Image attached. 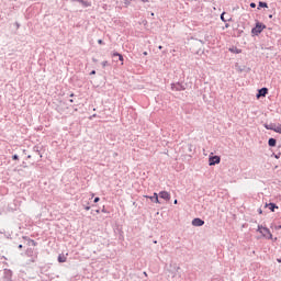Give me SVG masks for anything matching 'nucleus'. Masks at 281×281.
Masks as SVG:
<instances>
[{
    "label": "nucleus",
    "instance_id": "12",
    "mask_svg": "<svg viewBox=\"0 0 281 281\" xmlns=\"http://www.w3.org/2000/svg\"><path fill=\"white\" fill-rule=\"evenodd\" d=\"M277 145H278V139H276V138H273V137H270V138L268 139V146H269L270 148H276Z\"/></svg>",
    "mask_w": 281,
    "mask_h": 281
},
{
    "label": "nucleus",
    "instance_id": "42",
    "mask_svg": "<svg viewBox=\"0 0 281 281\" xmlns=\"http://www.w3.org/2000/svg\"><path fill=\"white\" fill-rule=\"evenodd\" d=\"M76 94L74 93V92H71L70 94H69V98H74Z\"/></svg>",
    "mask_w": 281,
    "mask_h": 281
},
{
    "label": "nucleus",
    "instance_id": "19",
    "mask_svg": "<svg viewBox=\"0 0 281 281\" xmlns=\"http://www.w3.org/2000/svg\"><path fill=\"white\" fill-rule=\"evenodd\" d=\"M33 153H37L41 158L43 157V155H41V146H38V145H35V146L33 147Z\"/></svg>",
    "mask_w": 281,
    "mask_h": 281
},
{
    "label": "nucleus",
    "instance_id": "44",
    "mask_svg": "<svg viewBox=\"0 0 281 281\" xmlns=\"http://www.w3.org/2000/svg\"><path fill=\"white\" fill-rule=\"evenodd\" d=\"M92 63H98V59H95L94 57H92Z\"/></svg>",
    "mask_w": 281,
    "mask_h": 281
},
{
    "label": "nucleus",
    "instance_id": "15",
    "mask_svg": "<svg viewBox=\"0 0 281 281\" xmlns=\"http://www.w3.org/2000/svg\"><path fill=\"white\" fill-rule=\"evenodd\" d=\"M79 3H81L82 8H91V1L79 0Z\"/></svg>",
    "mask_w": 281,
    "mask_h": 281
},
{
    "label": "nucleus",
    "instance_id": "49",
    "mask_svg": "<svg viewBox=\"0 0 281 281\" xmlns=\"http://www.w3.org/2000/svg\"><path fill=\"white\" fill-rule=\"evenodd\" d=\"M268 18H269V19H273V14H269Z\"/></svg>",
    "mask_w": 281,
    "mask_h": 281
},
{
    "label": "nucleus",
    "instance_id": "4",
    "mask_svg": "<svg viewBox=\"0 0 281 281\" xmlns=\"http://www.w3.org/2000/svg\"><path fill=\"white\" fill-rule=\"evenodd\" d=\"M221 164V156L214 155L209 158V166H218Z\"/></svg>",
    "mask_w": 281,
    "mask_h": 281
},
{
    "label": "nucleus",
    "instance_id": "20",
    "mask_svg": "<svg viewBox=\"0 0 281 281\" xmlns=\"http://www.w3.org/2000/svg\"><path fill=\"white\" fill-rule=\"evenodd\" d=\"M26 256L29 258H32V256H34V249L33 248H27L26 251H25Z\"/></svg>",
    "mask_w": 281,
    "mask_h": 281
},
{
    "label": "nucleus",
    "instance_id": "2",
    "mask_svg": "<svg viewBox=\"0 0 281 281\" xmlns=\"http://www.w3.org/2000/svg\"><path fill=\"white\" fill-rule=\"evenodd\" d=\"M186 89H188V83H183L180 81L171 83V91H186Z\"/></svg>",
    "mask_w": 281,
    "mask_h": 281
},
{
    "label": "nucleus",
    "instance_id": "32",
    "mask_svg": "<svg viewBox=\"0 0 281 281\" xmlns=\"http://www.w3.org/2000/svg\"><path fill=\"white\" fill-rule=\"evenodd\" d=\"M12 159H13V161H19V155L14 154V155L12 156Z\"/></svg>",
    "mask_w": 281,
    "mask_h": 281
},
{
    "label": "nucleus",
    "instance_id": "43",
    "mask_svg": "<svg viewBox=\"0 0 281 281\" xmlns=\"http://www.w3.org/2000/svg\"><path fill=\"white\" fill-rule=\"evenodd\" d=\"M258 214H262V209H258Z\"/></svg>",
    "mask_w": 281,
    "mask_h": 281
},
{
    "label": "nucleus",
    "instance_id": "33",
    "mask_svg": "<svg viewBox=\"0 0 281 281\" xmlns=\"http://www.w3.org/2000/svg\"><path fill=\"white\" fill-rule=\"evenodd\" d=\"M93 203H100V198L95 196L94 200H93Z\"/></svg>",
    "mask_w": 281,
    "mask_h": 281
},
{
    "label": "nucleus",
    "instance_id": "26",
    "mask_svg": "<svg viewBox=\"0 0 281 281\" xmlns=\"http://www.w3.org/2000/svg\"><path fill=\"white\" fill-rule=\"evenodd\" d=\"M280 156H281V153H278V154L273 153L272 154V157H274V159H280Z\"/></svg>",
    "mask_w": 281,
    "mask_h": 281
},
{
    "label": "nucleus",
    "instance_id": "53",
    "mask_svg": "<svg viewBox=\"0 0 281 281\" xmlns=\"http://www.w3.org/2000/svg\"><path fill=\"white\" fill-rule=\"evenodd\" d=\"M173 203H175V205H177V203H179V201H178V200H175Z\"/></svg>",
    "mask_w": 281,
    "mask_h": 281
},
{
    "label": "nucleus",
    "instance_id": "3",
    "mask_svg": "<svg viewBox=\"0 0 281 281\" xmlns=\"http://www.w3.org/2000/svg\"><path fill=\"white\" fill-rule=\"evenodd\" d=\"M267 95H269V88L263 87L257 90V94H256L257 100H260V98H267Z\"/></svg>",
    "mask_w": 281,
    "mask_h": 281
},
{
    "label": "nucleus",
    "instance_id": "6",
    "mask_svg": "<svg viewBox=\"0 0 281 281\" xmlns=\"http://www.w3.org/2000/svg\"><path fill=\"white\" fill-rule=\"evenodd\" d=\"M261 236H263V238H267V240H273V234H271V231L267 226L263 227Z\"/></svg>",
    "mask_w": 281,
    "mask_h": 281
},
{
    "label": "nucleus",
    "instance_id": "56",
    "mask_svg": "<svg viewBox=\"0 0 281 281\" xmlns=\"http://www.w3.org/2000/svg\"><path fill=\"white\" fill-rule=\"evenodd\" d=\"M158 49H164V46H158Z\"/></svg>",
    "mask_w": 281,
    "mask_h": 281
},
{
    "label": "nucleus",
    "instance_id": "9",
    "mask_svg": "<svg viewBox=\"0 0 281 281\" xmlns=\"http://www.w3.org/2000/svg\"><path fill=\"white\" fill-rule=\"evenodd\" d=\"M265 209H269L270 212H276V210H280V206H278V204L273 203V202H269V203H266Z\"/></svg>",
    "mask_w": 281,
    "mask_h": 281
},
{
    "label": "nucleus",
    "instance_id": "14",
    "mask_svg": "<svg viewBox=\"0 0 281 281\" xmlns=\"http://www.w3.org/2000/svg\"><path fill=\"white\" fill-rule=\"evenodd\" d=\"M263 127L267 130V131H274L276 128V123H270V124H263Z\"/></svg>",
    "mask_w": 281,
    "mask_h": 281
},
{
    "label": "nucleus",
    "instance_id": "58",
    "mask_svg": "<svg viewBox=\"0 0 281 281\" xmlns=\"http://www.w3.org/2000/svg\"><path fill=\"white\" fill-rule=\"evenodd\" d=\"M150 16H155V13H154V12H151V13H150Z\"/></svg>",
    "mask_w": 281,
    "mask_h": 281
},
{
    "label": "nucleus",
    "instance_id": "28",
    "mask_svg": "<svg viewBox=\"0 0 281 281\" xmlns=\"http://www.w3.org/2000/svg\"><path fill=\"white\" fill-rule=\"evenodd\" d=\"M243 34H244V31L240 30V29H238V30H237V36L240 37V36H243Z\"/></svg>",
    "mask_w": 281,
    "mask_h": 281
},
{
    "label": "nucleus",
    "instance_id": "13",
    "mask_svg": "<svg viewBox=\"0 0 281 281\" xmlns=\"http://www.w3.org/2000/svg\"><path fill=\"white\" fill-rule=\"evenodd\" d=\"M228 52H231V54H243V49L236 47V46H232L228 48Z\"/></svg>",
    "mask_w": 281,
    "mask_h": 281
},
{
    "label": "nucleus",
    "instance_id": "38",
    "mask_svg": "<svg viewBox=\"0 0 281 281\" xmlns=\"http://www.w3.org/2000/svg\"><path fill=\"white\" fill-rule=\"evenodd\" d=\"M250 8H256V2H250Z\"/></svg>",
    "mask_w": 281,
    "mask_h": 281
},
{
    "label": "nucleus",
    "instance_id": "51",
    "mask_svg": "<svg viewBox=\"0 0 281 281\" xmlns=\"http://www.w3.org/2000/svg\"><path fill=\"white\" fill-rule=\"evenodd\" d=\"M277 262H279V263L281 265V258H278V259H277Z\"/></svg>",
    "mask_w": 281,
    "mask_h": 281
},
{
    "label": "nucleus",
    "instance_id": "39",
    "mask_svg": "<svg viewBox=\"0 0 281 281\" xmlns=\"http://www.w3.org/2000/svg\"><path fill=\"white\" fill-rule=\"evenodd\" d=\"M31 243H32V245H33L34 247H36V241H35V240L31 239Z\"/></svg>",
    "mask_w": 281,
    "mask_h": 281
},
{
    "label": "nucleus",
    "instance_id": "47",
    "mask_svg": "<svg viewBox=\"0 0 281 281\" xmlns=\"http://www.w3.org/2000/svg\"><path fill=\"white\" fill-rule=\"evenodd\" d=\"M100 212H101L100 209L95 210V214H100Z\"/></svg>",
    "mask_w": 281,
    "mask_h": 281
},
{
    "label": "nucleus",
    "instance_id": "45",
    "mask_svg": "<svg viewBox=\"0 0 281 281\" xmlns=\"http://www.w3.org/2000/svg\"><path fill=\"white\" fill-rule=\"evenodd\" d=\"M0 234H5V229H0Z\"/></svg>",
    "mask_w": 281,
    "mask_h": 281
},
{
    "label": "nucleus",
    "instance_id": "50",
    "mask_svg": "<svg viewBox=\"0 0 281 281\" xmlns=\"http://www.w3.org/2000/svg\"><path fill=\"white\" fill-rule=\"evenodd\" d=\"M226 24H225V27L227 29V27H229V23H227V22H225Z\"/></svg>",
    "mask_w": 281,
    "mask_h": 281
},
{
    "label": "nucleus",
    "instance_id": "57",
    "mask_svg": "<svg viewBox=\"0 0 281 281\" xmlns=\"http://www.w3.org/2000/svg\"><path fill=\"white\" fill-rule=\"evenodd\" d=\"M69 102H70V103H74V99H69Z\"/></svg>",
    "mask_w": 281,
    "mask_h": 281
},
{
    "label": "nucleus",
    "instance_id": "35",
    "mask_svg": "<svg viewBox=\"0 0 281 281\" xmlns=\"http://www.w3.org/2000/svg\"><path fill=\"white\" fill-rule=\"evenodd\" d=\"M98 44H99V45H104V41L98 40Z\"/></svg>",
    "mask_w": 281,
    "mask_h": 281
},
{
    "label": "nucleus",
    "instance_id": "36",
    "mask_svg": "<svg viewBox=\"0 0 281 281\" xmlns=\"http://www.w3.org/2000/svg\"><path fill=\"white\" fill-rule=\"evenodd\" d=\"M142 3H150V0H140Z\"/></svg>",
    "mask_w": 281,
    "mask_h": 281
},
{
    "label": "nucleus",
    "instance_id": "21",
    "mask_svg": "<svg viewBox=\"0 0 281 281\" xmlns=\"http://www.w3.org/2000/svg\"><path fill=\"white\" fill-rule=\"evenodd\" d=\"M274 133H279L281 135V124L274 125Z\"/></svg>",
    "mask_w": 281,
    "mask_h": 281
},
{
    "label": "nucleus",
    "instance_id": "59",
    "mask_svg": "<svg viewBox=\"0 0 281 281\" xmlns=\"http://www.w3.org/2000/svg\"><path fill=\"white\" fill-rule=\"evenodd\" d=\"M168 50H164L162 54H167Z\"/></svg>",
    "mask_w": 281,
    "mask_h": 281
},
{
    "label": "nucleus",
    "instance_id": "11",
    "mask_svg": "<svg viewBox=\"0 0 281 281\" xmlns=\"http://www.w3.org/2000/svg\"><path fill=\"white\" fill-rule=\"evenodd\" d=\"M238 74H243V71H245V74H249L251 71V68L247 67V66H235Z\"/></svg>",
    "mask_w": 281,
    "mask_h": 281
},
{
    "label": "nucleus",
    "instance_id": "24",
    "mask_svg": "<svg viewBox=\"0 0 281 281\" xmlns=\"http://www.w3.org/2000/svg\"><path fill=\"white\" fill-rule=\"evenodd\" d=\"M257 232L262 235V232H265V226L258 225Z\"/></svg>",
    "mask_w": 281,
    "mask_h": 281
},
{
    "label": "nucleus",
    "instance_id": "22",
    "mask_svg": "<svg viewBox=\"0 0 281 281\" xmlns=\"http://www.w3.org/2000/svg\"><path fill=\"white\" fill-rule=\"evenodd\" d=\"M3 236H4V238H7L8 240L12 239V234H10V233H8V232H5V231H4V233H3Z\"/></svg>",
    "mask_w": 281,
    "mask_h": 281
},
{
    "label": "nucleus",
    "instance_id": "27",
    "mask_svg": "<svg viewBox=\"0 0 281 281\" xmlns=\"http://www.w3.org/2000/svg\"><path fill=\"white\" fill-rule=\"evenodd\" d=\"M101 212H102L103 214H111V212L108 211L106 207H104V206L102 207Z\"/></svg>",
    "mask_w": 281,
    "mask_h": 281
},
{
    "label": "nucleus",
    "instance_id": "62",
    "mask_svg": "<svg viewBox=\"0 0 281 281\" xmlns=\"http://www.w3.org/2000/svg\"><path fill=\"white\" fill-rule=\"evenodd\" d=\"M200 43H203V41H200Z\"/></svg>",
    "mask_w": 281,
    "mask_h": 281
},
{
    "label": "nucleus",
    "instance_id": "30",
    "mask_svg": "<svg viewBox=\"0 0 281 281\" xmlns=\"http://www.w3.org/2000/svg\"><path fill=\"white\" fill-rule=\"evenodd\" d=\"M120 56V53L119 52H113L112 53V58H115V57H119Z\"/></svg>",
    "mask_w": 281,
    "mask_h": 281
},
{
    "label": "nucleus",
    "instance_id": "29",
    "mask_svg": "<svg viewBox=\"0 0 281 281\" xmlns=\"http://www.w3.org/2000/svg\"><path fill=\"white\" fill-rule=\"evenodd\" d=\"M101 65H102V67H103V69H104V67H109V61H108V60H104V61L101 63Z\"/></svg>",
    "mask_w": 281,
    "mask_h": 281
},
{
    "label": "nucleus",
    "instance_id": "34",
    "mask_svg": "<svg viewBox=\"0 0 281 281\" xmlns=\"http://www.w3.org/2000/svg\"><path fill=\"white\" fill-rule=\"evenodd\" d=\"M14 25H15L16 30H19V27H21V24L19 22H15Z\"/></svg>",
    "mask_w": 281,
    "mask_h": 281
},
{
    "label": "nucleus",
    "instance_id": "55",
    "mask_svg": "<svg viewBox=\"0 0 281 281\" xmlns=\"http://www.w3.org/2000/svg\"><path fill=\"white\" fill-rule=\"evenodd\" d=\"M143 54H144V56H148V53H147V52H144Z\"/></svg>",
    "mask_w": 281,
    "mask_h": 281
},
{
    "label": "nucleus",
    "instance_id": "41",
    "mask_svg": "<svg viewBox=\"0 0 281 281\" xmlns=\"http://www.w3.org/2000/svg\"><path fill=\"white\" fill-rule=\"evenodd\" d=\"M274 229H281V225L274 226Z\"/></svg>",
    "mask_w": 281,
    "mask_h": 281
},
{
    "label": "nucleus",
    "instance_id": "40",
    "mask_svg": "<svg viewBox=\"0 0 281 281\" xmlns=\"http://www.w3.org/2000/svg\"><path fill=\"white\" fill-rule=\"evenodd\" d=\"M90 76H95V70H92V71L90 72Z\"/></svg>",
    "mask_w": 281,
    "mask_h": 281
},
{
    "label": "nucleus",
    "instance_id": "10",
    "mask_svg": "<svg viewBox=\"0 0 281 281\" xmlns=\"http://www.w3.org/2000/svg\"><path fill=\"white\" fill-rule=\"evenodd\" d=\"M158 196H159L160 199H164V201H170V199H171L170 192H168V191H160V192L158 193Z\"/></svg>",
    "mask_w": 281,
    "mask_h": 281
},
{
    "label": "nucleus",
    "instance_id": "1",
    "mask_svg": "<svg viewBox=\"0 0 281 281\" xmlns=\"http://www.w3.org/2000/svg\"><path fill=\"white\" fill-rule=\"evenodd\" d=\"M265 30H267V25L260 21H257L255 26L251 29V36H260Z\"/></svg>",
    "mask_w": 281,
    "mask_h": 281
},
{
    "label": "nucleus",
    "instance_id": "52",
    "mask_svg": "<svg viewBox=\"0 0 281 281\" xmlns=\"http://www.w3.org/2000/svg\"><path fill=\"white\" fill-rule=\"evenodd\" d=\"M26 159H32V155H29V156L26 157Z\"/></svg>",
    "mask_w": 281,
    "mask_h": 281
},
{
    "label": "nucleus",
    "instance_id": "46",
    "mask_svg": "<svg viewBox=\"0 0 281 281\" xmlns=\"http://www.w3.org/2000/svg\"><path fill=\"white\" fill-rule=\"evenodd\" d=\"M92 117H98V114H93V115L90 117V120H92Z\"/></svg>",
    "mask_w": 281,
    "mask_h": 281
},
{
    "label": "nucleus",
    "instance_id": "7",
    "mask_svg": "<svg viewBox=\"0 0 281 281\" xmlns=\"http://www.w3.org/2000/svg\"><path fill=\"white\" fill-rule=\"evenodd\" d=\"M145 199H149L151 203H158L161 204V201H159V194L157 192H154L153 195H144Z\"/></svg>",
    "mask_w": 281,
    "mask_h": 281
},
{
    "label": "nucleus",
    "instance_id": "5",
    "mask_svg": "<svg viewBox=\"0 0 281 281\" xmlns=\"http://www.w3.org/2000/svg\"><path fill=\"white\" fill-rule=\"evenodd\" d=\"M12 276H14V272H12L11 269L5 268L3 270L2 279H3V281H12Z\"/></svg>",
    "mask_w": 281,
    "mask_h": 281
},
{
    "label": "nucleus",
    "instance_id": "54",
    "mask_svg": "<svg viewBox=\"0 0 281 281\" xmlns=\"http://www.w3.org/2000/svg\"><path fill=\"white\" fill-rule=\"evenodd\" d=\"M31 262H36V259L32 258V259H31Z\"/></svg>",
    "mask_w": 281,
    "mask_h": 281
},
{
    "label": "nucleus",
    "instance_id": "60",
    "mask_svg": "<svg viewBox=\"0 0 281 281\" xmlns=\"http://www.w3.org/2000/svg\"><path fill=\"white\" fill-rule=\"evenodd\" d=\"M114 157H117V153H114Z\"/></svg>",
    "mask_w": 281,
    "mask_h": 281
},
{
    "label": "nucleus",
    "instance_id": "31",
    "mask_svg": "<svg viewBox=\"0 0 281 281\" xmlns=\"http://www.w3.org/2000/svg\"><path fill=\"white\" fill-rule=\"evenodd\" d=\"M119 60H120V63H124V55L120 54L119 55Z\"/></svg>",
    "mask_w": 281,
    "mask_h": 281
},
{
    "label": "nucleus",
    "instance_id": "23",
    "mask_svg": "<svg viewBox=\"0 0 281 281\" xmlns=\"http://www.w3.org/2000/svg\"><path fill=\"white\" fill-rule=\"evenodd\" d=\"M83 210H86L87 212H89V210H91V206L89 205V202H87V204H82Z\"/></svg>",
    "mask_w": 281,
    "mask_h": 281
},
{
    "label": "nucleus",
    "instance_id": "17",
    "mask_svg": "<svg viewBox=\"0 0 281 281\" xmlns=\"http://www.w3.org/2000/svg\"><path fill=\"white\" fill-rule=\"evenodd\" d=\"M262 8H269V4L265 1H259L257 10H262Z\"/></svg>",
    "mask_w": 281,
    "mask_h": 281
},
{
    "label": "nucleus",
    "instance_id": "48",
    "mask_svg": "<svg viewBox=\"0 0 281 281\" xmlns=\"http://www.w3.org/2000/svg\"><path fill=\"white\" fill-rule=\"evenodd\" d=\"M18 248H19V249H23V246H22V244H20V245L18 246Z\"/></svg>",
    "mask_w": 281,
    "mask_h": 281
},
{
    "label": "nucleus",
    "instance_id": "25",
    "mask_svg": "<svg viewBox=\"0 0 281 281\" xmlns=\"http://www.w3.org/2000/svg\"><path fill=\"white\" fill-rule=\"evenodd\" d=\"M124 8H128L131 5V0H123Z\"/></svg>",
    "mask_w": 281,
    "mask_h": 281
},
{
    "label": "nucleus",
    "instance_id": "8",
    "mask_svg": "<svg viewBox=\"0 0 281 281\" xmlns=\"http://www.w3.org/2000/svg\"><path fill=\"white\" fill-rule=\"evenodd\" d=\"M193 227H203L205 225V221H203L201 217H195L192 220Z\"/></svg>",
    "mask_w": 281,
    "mask_h": 281
},
{
    "label": "nucleus",
    "instance_id": "37",
    "mask_svg": "<svg viewBox=\"0 0 281 281\" xmlns=\"http://www.w3.org/2000/svg\"><path fill=\"white\" fill-rule=\"evenodd\" d=\"M71 3H80V0H70Z\"/></svg>",
    "mask_w": 281,
    "mask_h": 281
},
{
    "label": "nucleus",
    "instance_id": "16",
    "mask_svg": "<svg viewBox=\"0 0 281 281\" xmlns=\"http://www.w3.org/2000/svg\"><path fill=\"white\" fill-rule=\"evenodd\" d=\"M225 14H226L225 11L221 13V15H220L221 21H223V23H227V22L232 21V18L225 19Z\"/></svg>",
    "mask_w": 281,
    "mask_h": 281
},
{
    "label": "nucleus",
    "instance_id": "61",
    "mask_svg": "<svg viewBox=\"0 0 281 281\" xmlns=\"http://www.w3.org/2000/svg\"><path fill=\"white\" fill-rule=\"evenodd\" d=\"M144 276H148L146 272H144Z\"/></svg>",
    "mask_w": 281,
    "mask_h": 281
},
{
    "label": "nucleus",
    "instance_id": "18",
    "mask_svg": "<svg viewBox=\"0 0 281 281\" xmlns=\"http://www.w3.org/2000/svg\"><path fill=\"white\" fill-rule=\"evenodd\" d=\"M57 261L60 262V263L67 262V257H65V255H59L57 257Z\"/></svg>",
    "mask_w": 281,
    "mask_h": 281
}]
</instances>
